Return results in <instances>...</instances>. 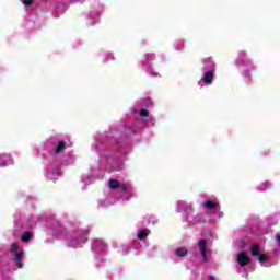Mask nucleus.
Instances as JSON below:
<instances>
[{
  "mask_svg": "<svg viewBox=\"0 0 280 280\" xmlns=\"http://www.w3.org/2000/svg\"><path fill=\"white\" fill-rule=\"evenodd\" d=\"M188 253L189 252L185 247H178L177 249H175L176 257H187Z\"/></svg>",
  "mask_w": 280,
  "mask_h": 280,
  "instance_id": "f3484780",
  "label": "nucleus"
},
{
  "mask_svg": "<svg viewBox=\"0 0 280 280\" xmlns=\"http://www.w3.org/2000/svg\"><path fill=\"white\" fill-rule=\"evenodd\" d=\"M236 65L240 67V71L245 78H250V60L246 58L245 51L238 52Z\"/></svg>",
  "mask_w": 280,
  "mask_h": 280,
  "instance_id": "20e7f679",
  "label": "nucleus"
},
{
  "mask_svg": "<svg viewBox=\"0 0 280 280\" xmlns=\"http://www.w3.org/2000/svg\"><path fill=\"white\" fill-rule=\"evenodd\" d=\"M203 209H214V211H220V205L215 200H208L202 203Z\"/></svg>",
  "mask_w": 280,
  "mask_h": 280,
  "instance_id": "ddd939ff",
  "label": "nucleus"
},
{
  "mask_svg": "<svg viewBox=\"0 0 280 280\" xmlns=\"http://www.w3.org/2000/svg\"><path fill=\"white\" fill-rule=\"evenodd\" d=\"M109 189H119L121 191L122 187L126 185L124 183H120L117 179H109L108 182Z\"/></svg>",
  "mask_w": 280,
  "mask_h": 280,
  "instance_id": "4468645a",
  "label": "nucleus"
},
{
  "mask_svg": "<svg viewBox=\"0 0 280 280\" xmlns=\"http://www.w3.org/2000/svg\"><path fill=\"white\" fill-rule=\"evenodd\" d=\"M149 112L147 109H141L140 110V117H148Z\"/></svg>",
  "mask_w": 280,
  "mask_h": 280,
  "instance_id": "393cba45",
  "label": "nucleus"
},
{
  "mask_svg": "<svg viewBox=\"0 0 280 280\" xmlns=\"http://www.w3.org/2000/svg\"><path fill=\"white\" fill-rule=\"evenodd\" d=\"M141 65L143 71H145L148 75H151V78H159V69H161V65H163V59H156L154 52H147L143 55Z\"/></svg>",
  "mask_w": 280,
  "mask_h": 280,
  "instance_id": "7ed1b4c3",
  "label": "nucleus"
},
{
  "mask_svg": "<svg viewBox=\"0 0 280 280\" xmlns=\"http://www.w3.org/2000/svg\"><path fill=\"white\" fill-rule=\"evenodd\" d=\"M83 183L91 184V177H88V178L83 179Z\"/></svg>",
  "mask_w": 280,
  "mask_h": 280,
  "instance_id": "bb28decb",
  "label": "nucleus"
},
{
  "mask_svg": "<svg viewBox=\"0 0 280 280\" xmlns=\"http://www.w3.org/2000/svg\"><path fill=\"white\" fill-rule=\"evenodd\" d=\"M194 208V203L179 200L176 202V211L177 213H185L189 215V211Z\"/></svg>",
  "mask_w": 280,
  "mask_h": 280,
  "instance_id": "6e6552de",
  "label": "nucleus"
},
{
  "mask_svg": "<svg viewBox=\"0 0 280 280\" xmlns=\"http://www.w3.org/2000/svg\"><path fill=\"white\" fill-rule=\"evenodd\" d=\"M275 242H276V245L280 248V233H276Z\"/></svg>",
  "mask_w": 280,
  "mask_h": 280,
  "instance_id": "b1692460",
  "label": "nucleus"
},
{
  "mask_svg": "<svg viewBox=\"0 0 280 280\" xmlns=\"http://www.w3.org/2000/svg\"><path fill=\"white\" fill-rule=\"evenodd\" d=\"M252 257H256L260 264L265 268H268L270 264H268V256L264 254V249L260 245H253L252 246Z\"/></svg>",
  "mask_w": 280,
  "mask_h": 280,
  "instance_id": "39448f33",
  "label": "nucleus"
},
{
  "mask_svg": "<svg viewBox=\"0 0 280 280\" xmlns=\"http://www.w3.org/2000/svg\"><path fill=\"white\" fill-rule=\"evenodd\" d=\"M14 160L10 153H0V167H8V165H13Z\"/></svg>",
  "mask_w": 280,
  "mask_h": 280,
  "instance_id": "9d476101",
  "label": "nucleus"
},
{
  "mask_svg": "<svg viewBox=\"0 0 280 280\" xmlns=\"http://www.w3.org/2000/svg\"><path fill=\"white\" fill-rule=\"evenodd\" d=\"M10 253L14 254L12 259L18 266V268H23V261H21V259H23L25 253H23V250L19 252V244L13 243L10 247Z\"/></svg>",
  "mask_w": 280,
  "mask_h": 280,
  "instance_id": "0eeeda50",
  "label": "nucleus"
},
{
  "mask_svg": "<svg viewBox=\"0 0 280 280\" xmlns=\"http://www.w3.org/2000/svg\"><path fill=\"white\" fill-rule=\"evenodd\" d=\"M202 220V215L198 214V215H194V217H188L186 218V222H190V224H200Z\"/></svg>",
  "mask_w": 280,
  "mask_h": 280,
  "instance_id": "2eb2a0df",
  "label": "nucleus"
},
{
  "mask_svg": "<svg viewBox=\"0 0 280 280\" xmlns=\"http://www.w3.org/2000/svg\"><path fill=\"white\" fill-rule=\"evenodd\" d=\"M34 237V234L32 232H24L22 234V242H27L28 240H32Z\"/></svg>",
  "mask_w": 280,
  "mask_h": 280,
  "instance_id": "aec40b11",
  "label": "nucleus"
},
{
  "mask_svg": "<svg viewBox=\"0 0 280 280\" xmlns=\"http://www.w3.org/2000/svg\"><path fill=\"white\" fill-rule=\"evenodd\" d=\"M218 65L212 58H206L202 60V75L200 81H198V86H211L213 84V78H215V71Z\"/></svg>",
  "mask_w": 280,
  "mask_h": 280,
  "instance_id": "f03ea898",
  "label": "nucleus"
},
{
  "mask_svg": "<svg viewBox=\"0 0 280 280\" xmlns=\"http://www.w3.org/2000/svg\"><path fill=\"white\" fill-rule=\"evenodd\" d=\"M100 21V18L97 15L94 16V23H97Z\"/></svg>",
  "mask_w": 280,
  "mask_h": 280,
  "instance_id": "c85d7f7f",
  "label": "nucleus"
},
{
  "mask_svg": "<svg viewBox=\"0 0 280 280\" xmlns=\"http://www.w3.org/2000/svg\"><path fill=\"white\" fill-rule=\"evenodd\" d=\"M120 191L121 200H130V198H135V189H132L130 185L125 184Z\"/></svg>",
  "mask_w": 280,
  "mask_h": 280,
  "instance_id": "1a4fd4ad",
  "label": "nucleus"
},
{
  "mask_svg": "<svg viewBox=\"0 0 280 280\" xmlns=\"http://www.w3.org/2000/svg\"><path fill=\"white\" fill-rule=\"evenodd\" d=\"M236 261L240 264L242 267L248 266L250 264V257L246 254V252H241L236 255Z\"/></svg>",
  "mask_w": 280,
  "mask_h": 280,
  "instance_id": "9b49d317",
  "label": "nucleus"
},
{
  "mask_svg": "<svg viewBox=\"0 0 280 280\" xmlns=\"http://www.w3.org/2000/svg\"><path fill=\"white\" fill-rule=\"evenodd\" d=\"M65 150V142H59L57 148H56V152L57 154H60V152H62Z\"/></svg>",
  "mask_w": 280,
  "mask_h": 280,
  "instance_id": "4be33fe9",
  "label": "nucleus"
},
{
  "mask_svg": "<svg viewBox=\"0 0 280 280\" xmlns=\"http://www.w3.org/2000/svg\"><path fill=\"white\" fill-rule=\"evenodd\" d=\"M198 246L202 257V264H209V261H211V249L209 248V242L202 238L198 242Z\"/></svg>",
  "mask_w": 280,
  "mask_h": 280,
  "instance_id": "423d86ee",
  "label": "nucleus"
},
{
  "mask_svg": "<svg viewBox=\"0 0 280 280\" xmlns=\"http://www.w3.org/2000/svg\"><path fill=\"white\" fill-rule=\"evenodd\" d=\"M272 187V184L270 182H264L258 186L259 191H266L267 189H270Z\"/></svg>",
  "mask_w": 280,
  "mask_h": 280,
  "instance_id": "6ab92c4d",
  "label": "nucleus"
},
{
  "mask_svg": "<svg viewBox=\"0 0 280 280\" xmlns=\"http://www.w3.org/2000/svg\"><path fill=\"white\" fill-rule=\"evenodd\" d=\"M183 47H185V42H184V40L179 39V40H177V42L175 43V49H176L177 51H182V50H183Z\"/></svg>",
  "mask_w": 280,
  "mask_h": 280,
  "instance_id": "412c9836",
  "label": "nucleus"
},
{
  "mask_svg": "<svg viewBox=\"0 0 280 280\" xmlns=\"http://www.w3.org/2000/svg\"><path fill=\"white\" fill-rule=\"evenodd\" d=\"M22 3H23V5L28 7V5H32V3H34V1H32V0H22Z\"/></svg>",
  "mask_w": 280,
  "mask_h": 280,
  "instance_id": "a878e982",
  "label": "nucleus"
},
{
  "mask_svg": "<svg viewBox=\"0 0 280 280\" xmlns=\"http://www.w3.org/2000/svg\"><path fill=\"white\" fill-rule=\"evenodd\" d=\"M90 25H95V22L90 23Z\"/></svg>",
  "mask_w": 280,
  "mask_h": 280,
  "instance_id": "c756f323",
  "label": "nucleus"
},
{
  "mask_svg": "<svg viewBox=\"0 0 280 280\" xmlns=\"http://www.w3.org/2000/svg\"><path fill=\"white\" fill-rule=\"evenodd\" d=\"M91 230L85 229L82 230L81 232H71L67 235L66 230H61L60 234H55L58 240H67V246L69 248H80L82 244H86V237L82 235H89Z\"/></svg>",
  "mask_w": 280,
  "mask_h": 280,
  "instance_id": "f257e3e1",
  "label": "nucleus"
},
{
  "mask_svg": "<svg viewBox=\"0 0 280 280\" xmlns=\"http://www.w3.org/2000/svg\"><path fill=\"white\" fill-rule=\"evenodd\" d=\"M101 56L103 58V62H108L110 60H115V55H113L112 52L102 51Z\"/></svg>",
  "mask_w": 280,
  "mask_h": 280,
  "instance_id": "dca6fc26",
  "label": "nucleus"
},
{
  "mask_svg": "<svg viewBox=\"0 0 280 280\" xmlns=\"http://www.w3.org/2000/svg\"><path fill=\"white\" fill-rule=\"evenodd\" d=\"M150 235V231L148 229H142L137 233L138 240H145Z\"/></svg>",
  "mask_w": 280,
  "mask_h": 280,
  "instance_id": "a211bd4d",
  "label": "nucleus"
},
{
  "mask_svg": "<svg viewBox=\"0 0 280 280\" xmlns=\"http://www.w3.org/2000/svg\"><path fill=\"white\" fill-rule=\"evenodd\" d=\"M58 174H60L59 170H57L56 173H48L46 176H47V178H49V180H51V179H54V176H56Z\"/></svg>",
  "mask_w": 280,
  "mask_h": 280,
  "instance_id": "5701e85b",
  "label": "nucleus"
},
{
  "mask_svg": "<svg viewBox=\"0 0 280 280\" xmlns=\"http://www.w3.org/2000/svg\"><path fill=\"white\" fill-rule=\"evenodd\" d=\"M92 250H95V253H103L106 250V243L98 238L94 240L92 243Z\"/></svg>",
  "mask_w": 280,
  "mask_h": 280,
  "instance_id": "f8f14e48",
  "label": "nucleus"
},
{
  "mask_svg": "<svg viewBox=\"0 0 280 280\" xmlns=\"http://www.w3.org/2000/svg\"><path fill=\"white\" fill-rule=\"evenodd\" d=\"M208 280H219L218 278H215V276H209Z\"/></svg>",
  "mask_w": 280,
  "mask_h": 280,
  "instance_id": "cd10ccee",
  "label": "nucleus"
}]
</instances>
